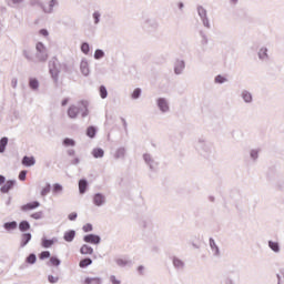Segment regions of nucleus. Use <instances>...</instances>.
<instances>
[{
  "label": "nucleus",
  "mask_w": 284,
  "mask_h": 284,
  "mask_svg": "<svg viewBox=\"0 0 284 284\" xmlns=\"http://www.w3.org/2000/svg\"><path fill=\"white\" fill-rule=\"evenodd\" d=\"M41 203L34 201V202H30L27 203L24 205L21 206V211L22 212H30V210H37V207H40Z\"/></svg>",
  "instance_id": "f257e3e1"
},
{
  "label": "nucleus",
  "mask_w": 284,
  "mask_h": 284,
  "mask_svg": "<svg viewBox=\"0 0 284 284\" xmlns=\"http://www.w3.org/2000/svg\"><path fill=\"white\" fill-rule=\"evenodd\" d=\"M84 242L92 243L93 245H99V243H101V237H99L98 235H94V234H89V235L84 236Z\"/></svg>",
  "instance_id": "f03ea898"
},
{
  "label": "nucleus",
  "mask_w": 284,
  "mask_h": 284,
  "mask_svg": "<svg viewBox=\"0 0 284 284\" xmlns=\"http://www.w3.org/2000/svg\"><path fill=\"white\" fill-rule=\"evenodd\" d=\"M12 187H14V181H7L4 185L1 186L0 192H2V194H8Z\"/></svg>",
  "instance_id": "7ed1b4c3"
},
{
  "label": "nucleus",
  "mask_w": 284,
  "mask_h": 284,
  "mask_svg": "<svg viewBox=\"0 0 284 284\" xmlns=\"http://www.w3.org/2000/svg\"><path fill=\"white\" fill-rule=\"evenodd\" d=\"M34 163H37V160H34V156H24L22 159V165H24V168H32Z\"/></svg>",
  "instance_id": "20e7f679"
},
{
  "label": "nucleus",
  "mask_w": 284,
  "mask_h": 284,
  "mask_svg": "<svg viewBox=\"0 0 284 284\" xmlns=\"http://www.w3.org/2000/svg\"><path fill=\"white\" fill-rule=\"evenodd\" d=\"M94 205H103L105 203V196H103L101 193H98L93 197Z\"/></svg>",
  "instance_id": "39448f33"
},
{
  "label": "nucleus",
  "mask_w": 284,
  "mask_h": 284,
  "mask_svg": "<svg viewBox=\"0 0 284 284\" xmlns=\"http://www.w3.org/2000/svg\"><path fill=\"white\" fill-rule=\"evenodd\" d=\"M68 115L70 116V119H77V116L79 115V108H77L75 105H71L68 110Z\"/></svg>",
  "instance_id": "423d86ee"
},
{
  "label": "nucleus",
  "mask_w": 284,
  "mask_h": 284,
  "mask_svg": "<svg viewBox=\"0 0 284 284\" xmlns=\"http://www.w3.org/2000/svg\"><path fill=\"white\" fill-rule=\"evenodd\" d=\"M50 74L54 81H59V68L54 63L50 67Z\"/></svg>",
  "instance_id": "0eeeda50"
},
{
  "label": "nucleus",
  "mask_w": 284,
  "mask_h": 284,
  "mask_svg": "<svg viewBox=\"0 0 284 284\" xmlns=\"http://www.w3.org/2000/svg\"><path fill=\"white\" fill-rule=\"evenodd\" d=\"M74 236H77V232H74V231L65 232L64 241H67V243H72V241H74Z\"/></svg>",
  "instance_id": "6e6552de"
},
{
  "label": "nucleus",
  "mask_w": 284,
  "mask_h": 284,
  "mask_svg": "<svg viewBox=\"0 0 284 284\" xmlns=\"http://www.w3.org/2000/svg\"><path fill=\"white\" fill-rule=\"evenodd\" d=\"M158 105H159L160 110H162V112H168V110L170 109L168 106V102L165 101V99H159Z\"/></svg>",
  "instance_id": "1a4fd4ad"
},
{
  "label": "nucleus",
  "mask_w": 284,
  "mask_h": 284,
  "mask_svg": "<svg viewBox=\"0 0 284 284\" xmlns=\"http://www.w3.org/2000/svg\"><path fill=\"white\" fill-rule=\"evenodd\" d=\"M93 252H94V250L91 246H89L88 244L82 245L80 248V253L84 254V255L93 254Z\"/></svg>",
  "instance_id": "9d476101"
},
{
  "label": "nucleus",
  "mask_w": 284,
  "mask_h": 284,
  "mask_svg": "<svg viewBox=\"0 0 284 284\" xmlns=\"http://www.w3.org/2000/svg\"><path fill=\"white\" fill-rule=\"evenodd\" d=\"M85 190H88V181L80 180L79 181V192H80V194H85Z\"/></svg>",
  "instance_id": "9b49d317"
},
{
  "label": "nucleus",
  "mask_w": 284,
  "mask_h": 284,
  "mask_svg": "<svg viewBox=\"0 0 284 284\" xmlns=\"http://www.w3.org/2000/svg\"><path fill=\"white\" fill-rule=\"evenodd\" d=\"M31 239H32V234L30 233L22 234L21 246L26 247L27 243H30Z\"/></svg>",
  "instance_id": "f8f14e48"
},
{
  "label": "nucleus",
  "mask_w": 284,
  "mask_h": 284,
  "mask_svg": "<svg viewBox=\"0 0 284 284\" xmlns=\"http://www.w3.org/2000/svg\"><path fill=\"white\" fill-rule=\"evenodd\" d=\"M48 58H49L48 51H43V52L37 53V59L41 63H45V61H48Z\"/></svg>",
  "instance_id": "ddd939ff"
},
{
  "label": "nucleus",
  "mask_w": 284,
  "mask_h": 284,
  "mask_svg": "<svg viewBox=\"0 0 284 284\" xmlns=\"http://www.w3.org/2000/svg\"><path fill=\"white\" fill-rule=\"evenodd\" d=\"M104 154L105 152L103 151V149H93L92 151V155L94 156V159H103Z\"/></svg>",
  "instance_id": "4468645a"
},
{
  "label": "nucleus",
  "mask_w": 284,
  "mask_h": 284,
  "mask_svg": "<svg viewBox=\"0 0 284 284\" xmlns=\"http://www.w3.org/2000/svg\"><path fill=\"white\" fill-rule=\"evenodd\" d=\"M41 245L44 248L52 247L54 245V240L42 239Z\"/></svg>",
  "instance_id": "2eb2a0df"
},
{
  "label": "nucleus",
  "mask_w": 284,
  "mask_h": 284,
  "mask_svg": "<svg viewBox=\"0 0 284 284\" xmlns=\"http://www.w3.org/2000/svg\"><path fill=\"white\" fill-rule=\"evenodd\" d=\"M84 284H101V278L99 277H87Z\"/></svg>",
  "instance_id": "dca6fc26"
},
{
  "label": "nucleus",
  "mask_w": 284,
  "mask_h": 284,
  "mask_svg": "<svg viewBox=\"0 0 284 284\" xmlns=\"http://www.w3.org/2000/svg\"><path fill=\"white\" fill-rule=\"evenodd\" d=\"M63 145H65V148H74L77 145V142H74V140L70 138H65L63 140Z\"/></svg>",
  "instance_id": "f3484780"
},
{
  "label": "nucleus",
  "mask_w": 284,
  "mask_h": 284,
  "mask_svg": "<svg viewBox=\"0 0 284 284\" xmlns=\"http://www.w3.org/2000/svg\"><path fill=\"white\" fill-rule=\"evenodd\" d=\"M19 230L20 232H28V230H30V223H28V221H22L19 224Z\"/></svg>",
  "instance_id": "a211bd4d"
},
{
  "label": "nucleus",
  "mask_w": 284,
  "mask_h": 284,
  "mask_svg": "<svg viewBox=\"0 0 284 284\" xmlns=\"http://www.w3.org/2000/svg\"><path fill=\"white\" fill-rule=\"evenodd\" d=\"M36 50L38 53L48 52V49L45 48V44L43 42H38L36 44Z\"/></svg>",
  "instance_id": "6ab92c4d"
},
{
  "label": "nucleus",
  "mask_w": 284,
  "mask_h": 284,
  "mask_svg": "<svg viewBox=\"0 0 284 284\" xmlns=\"http://www.w3.org/2000/svg\"><path fill=\"white\" fill-rule=\"evenodd\" d=\"M8 145V138H2L0 140V153L3 154L6 152V148Z\"/></svg>",
  "instance_id": "aec40b11"
},
{
  "label": "nucleus",
  "mask_w": 284,
  "mask_h": 284,
  "mask_svg": "<svg viewBox=\"0 0 284 284\" xmlns=\"http://www.w3.org/2000/svg\"><path fill=\"white\" fill-rule=\"evenodd\" d=\"M97 134V129H94V126H89L87 129V136H90V139H94Z\"/></svg>",
  "instance_id": "412c9836"
},
{
  "label": "nucleus",
  "mask_w": 284,
  "mask_h": 284,
  "mask_svg": "<svg viewBox=\"0 0 284 284\" xmlns=\"http://www.w3.org/2000/svg\"><path fill=\"white\" fill-rule=\"evenodd\" d=\"M80 267H88L89 265H92V261L90 258L81 260L79 263Z\"/></svg>",
  "instance_id": "4be33fe9"
},
{
  "label": "nucleus",
  "mask_w": 284,
  "mask_h": 284,
  "mask_svg": "<svg viewBox=\"0 0 284 284\" xmlns=\"http://www.w3.org/2000/svg\"><path fill=\"white\" fill-rule=\"evenodd\" d=\"M242 97H243V99H244V101H245L246 103H251V102H252V94H251L250 92L244 91V92L242 93Z\"/></svg>",
  "instance_id": "5701e85b"
},
{
  "label": "nucleus",
  "mask_w": 284,
  "mask_h": 284,
  "mask_svg": "<svg viewBox=\"0 0 284 284\" xmlns=\"http://www.w3.org/2000/svg\"><path fill=\"white\" fill-rule=\"evenodd\" d=\"M100 97H101V99H106L108 98V89H105L104 85L100 87Z\"/></svg>",
  "instance_id": "b1692460"
},
{
  "label": "nucleus",
  "mask_w": 284,
  "mask_h": 284,
  "mask_svg": "<svg viewBox=\"0 0 284 284\" xmlns=\"http://www.w3.org/2000/svg\"><path fill=\"white\" fill-rule=\"evenodd\" d=\"M60 192H63V186L59 183L53 184V193L59 194Z\"/></svg>",
  "instance_id": "393cba45"
},
{
  "label": "nucleus",
  "mask_w": 284,
  "mask_h": 284,
  "mask_svg": "<svg viewBox=\"0 0 284 284\" xmlns=\"http://www.w3.org/2000/svg\"><path fill=\"white\" fill-rule=\"evenodd\" d=\"M30 216H31V219H34L36 221H39V220L43 219V212L39 211V212H36V213L31 214Z\"/></svg>",
  "instance_id": "a878e982"
},
{
  "label": "nucleus",
  "mask_w": 284,
  "mask_h": 284,
  "mask_svg": "<svg viewBox=\"0 0 284 284\" xmlns=\"http://www.w3.org/2000/svg\"><path fill=\"white\" fill-rule=\"evenodd\" d=\"M29 85L32 90H37V88H39V81L37 79H31Z\"/></svg>",
  "instance_id": "bb28decb"
},
{
  "label": "nucleus",
  "mask_w": 284,
  "mask_h": 284,
  "mask_svg": "<svg viewBox=\"0 0 284 284\" xmlns=\"http://www.w3.org/2000/svg\"><path fill=\"white\" fill-rule=\"evenodd\" d=\"M27 263H30V265H34V263H37V255L30 254V255L27 257Z\"/></svg>",
  "instance_id": "cd10ccee"
},
{
  "label": "nucleus",
  "mask_w": 284,
  "mask_h": 284,
  "mask_svg": "<svg viewBox=\"0 0 284 284\" xmlns=\"http://www.w3.org/2000/svg\"><path fill=\"white\" fill-rule=\"evenodd\" d=\"M4 229L7 230H17V222H8L4 224Z\"/></svg>",
  "instance_id": "c85d7f7f"
},
{
  "label": "nucleus",
  "mask_w": 284,
  "mask_h": 284,
  "mask_svg": "<svg viewBox=\"0 0 284 284\" xmlns=\"http://www.w3.org/2000/svg\"><path fill=\"white\" fill-rule=\"evenodd\" d=\"M268 246L271 247V250H273V252H278V250H280L278 244L273 241L268 242Z\"/></svg>",
  "instance_id": "c756f323"
},
{
  "label": "nucleus",
  "mask_w": 284,
  "mask_h": 284,
  "mask_svg": "<svg viewBox=\"0 0 284 284\" xmlns=\"http://www.w3.org/2000/svg\"><path fill=\"white\" fill-rule=\"evenodd\" d=\"M51 265H54L55 267H59L61 265V261L54 256L50 257Z\"/></svg>",
  "instance_id": "7c9ffc66"
},
{
  "label": "nucleus",
  "mask_w": 284,
  "mask_h": 284,
  "mask_svg": "<svg viewBox=\"0 0 284 284\" xmlns=\"http://www.w3.org/2000/svg\"><path fill=\"white\" fill-rule=\"evenodd\" d=\"M81 70H82V73L88 77V74H90V69H88V63H82L81 64Z\"/></svg>",
  "instance_id": "2f4dec72"
},
{
  "label": "nucleus",
  "mask_w": 284,
  "mask_h": 284,
  "mask_svg": "<svg viewBox=\"0 0 284 284\" xmlns=\"http://www.w3.org/2000/svg\"><path fill=\"white\" fill-rule=\"evenodd\" d=\"M50 190H51V186L50 184H47L42 191H41V196H47V194H50Z\"/></svg>",
  "instance_id": "473e14b6"
},
{
  "label": "nucleus",
  "mask_w": 284,
  "mask_h": 284,
  "mask_svg": "<svg viewBox=\"0 0 284 284\" xmlns=\"http://www.w3.org/2000/svg\"><path fill=\"white\" fill-rule=\"evenodd\" d=\"M44 258H50V253H49V251H43V252L40 253L39 260H40V261H44Z\"/></svg>",
  "instance_id": "72a5a7b5"
},
{
  "label": "nucleus",
  "mask_w": 284,
  "mask_h": 284,
  "mask_svg": "<svg viewBox=\"0 0 284 284\" xmlns=\"http://www.w3.org/2000/svg\"><path fill=\"white\" fill-rule=\"evenodd\" d=\"M173 265L174 267L181 268L183 267V261L179 260V258H173Z\"/></svg>",
  "instance_id": "f704fd0d"
},
{
  "label": "nucleus",
  "mask_w": 284,
  "mask_h": 284,
  "mask_svg": "<svg viewBox=\"0 0 284 284\" xmlns=\"http://www.w3.org/2000/svg\"><path fill=\"white\" fill-rule=\"evenodd\" d=\"M104 52L102 50H95V53H94V59H103L104 57Z\"/></svg>",
  "instance_id": "c9c22d12"
},
{
  "label": "nucleus",
  "mask_w": 284,
  "mask_h": 284,
  "mask_svg": "<svg viewBox=\"0 0 284 284\" xmlns=\"http://www.w3.org/2000/svg\"><path fill=\"white\" fill-rule=\"evenodd\" d=\"M81 51H82L84 54H88V52H90V44L83 43V44L81 45Z\"/></svg>",
  "instance_id": "e433bc0d"
},
{
  "label": "nucleus",
  "mask_w": 284,
  "mask_h": 284,
  "mask_svg": "<svg viewBox=\"0 0 284 284\" xmlns=\"http://www.w3.org/2000/svg\"><path fill=\"white\" fill-rule=\"evenodd\" d=\"M260 59H265L267 57V50L265 48H262L258 52Z\"/></svg>",
  "instance_id": "4c0bfd02"
},
{
  "label": "nucleus",
  "mask_w": 284,
  "mask_h": 284,
  "mask_svg": "<svg viewBox=\"0 0 284 284\" xmlns=\"http://www.w3.org/2000/svg\"><path fill=\"white\" fill-rule=\"evenodd\" d=\"M141 97V89H135L132 93V99H139Z\"/></svg>",
  "instance_id": "58836bf2"
},
{
  "label": "nucleus",
  "mask_w": 284,
  "mask_h": 284,
  "mask_svg": "<svg viewBox=\"0 0 284 284\" xmlns=\"http://www.w3.org/2000/svg\"><path fill=\"white\" fill-rule=\"evenodd\" d=\"M225 78L223 75H217L215 78V83H225Z\"/></svg>",
  "instance_id": "ea45409f"
},
{
  "label": "nucleus",
  "mask_w": 284,
  "mask_h": 284,
  "mask_svg": "<svg viewBox=\"0 0 284 284\" xmlns=\"http://www.w3.org/2000/svg\"><path fill=\"white\" fill-rule=\"evenodd\" d=\"M27 174H28L27 171H21V172L19 173V180H20V181H26Z\"/></svg>",
  "instance_id": "a19ab883"
},
{
  "label": "nucleus",
  "mask_w": 284,
  "mask_h": 284,
  "mask_svg": "<svg viewBox=\"0 0 284 284\" xmlns=\"http://www.w3.org/2000/svg\"><path fill=\"white\" fill-rule=\"evenodd\" d=\"M48 281H49V283H58L59 277H54L53 275H49Z\"/></svg>",
  "instance_id": "79ce46f5"
},
{
  "label": "nucleus",
  "mask_w": 284,
  "mask_h": 284,
  "mask_svg": "<svg viewBox=\"0 0 284 284\" xmlns=\"http://www.w3.org/2000/svg\"><path fill=\"white\" fill-rule=\"evenodd\" d=\"M110 281H111L112 284H121V281L119 278H116V276H114V275H112L110 277Z\"/></svg>",
  "instance_id": "37998d69"
},
{
  "label": "nucleus",
  "mask_w": 284,
  "mask_h": 284,
  "mask_svg": "<svg viewBox=\"0 0 284 284\" xmlns=\"http://www.w3.org/2000/svg\"><path fill=\"white\" fill-rule=\"evenodd\" d=\"M83 232H92V224H85L83 227H82Z\"/></svg>",
  "instance_id": "c03bdc74"
},
{
  "label": "nucleus",
  "mask_w": 284,
  "mask_h": 284,
  "mask_svg": "<svg viewBox=\"0 0 284 284\" xmlns=\"http://www.w3.org/2000/svg\"><path fill=\"white\" fill-rule=\"evenodd\" d=\"M197 12H199L200 17H202V18L205 17V14H206L205 9H203V7H200L197 9Z\"/></svg>",
  "instance_id": "a18cd8bd"
},
{
  "label": "nucleus",
  "mask_w": 284,
  "mask_h": 284,
  "mask_svg": "<svg viewBox=\"0 0 284 284\" xmlns=\"http://www.w3.org/2000/svg\"><path fill=\"white\" fill-rule=\"evenodd\" d=\"M75 219H77V213L69 214V221H75Z\"/></svg>",
  "instance_id": "49530a36"
},
{
  "label": "nucleus",
  "mask_w": 284,
  "mask_h": 284,
  "mask_svg": "<svg viewBox=\"0 0 284 284\" xmlns=\"http://www.w3.org/2000/svg\"><path fill=\"white\" fill-rule=\"evenodd\" d=\"M40 32V34L42 36V37H48V30H45V29H42V30H40L39 31Z\"/></svg>",
  "instance_id": "de8ad7c7"
},
{
  "label": "nucleus",
  "mask_w": 284,
  "mask_h": 284,
  "mask_svg": "<svg viewBox=\"0 0 284 284\" xmlns=\"http://www.w3.org/2000/svg\"><path fill=\"white\" fill-rule=\"evenodd\" d=\"M99 17H100L99 12L93 13V18L95 19V23H99Z\"/></svg>",
  "instance_id": "09e8293b"
},
{
  "label": "nucleus",
  "mask_w": 284,
  "mask_h": 284,
  "mask_svg": "<svg viewBox=\"0 0 284 284\" xmlns=\"http://www.w3.org/2000/svg\"><path fill=\"white\" fill-rule=\"evenodd\" d=\"M11 3H13V6H17L19 3H23V0H11Z\"/></svg>",
  "instance_id": "8fccbe9b"
},
{
  "label": "nucleus",
  "mask_w": 284,
  "mask_h": 284,
  "mask_svg": "<svg viewBox=\"0 0 284 284\" xmlns=\"http://www.w3.org/2000/svg\"><path fill=\"white\" fill-rule=\"evenodd\" d=\"M6 183V178L3 175H0V185H3Z\"/></svg>",
  "instance_id": "3c124183"
},
{
  "label": "nucleus",
  "mask_w": 284,
  "mask_h": 284,
  "mask_svg": "<svg viewBox=\"0 0 284 284\" xmlns=\"http://www.w3.org/2000/svg\"><path fill=\"white\" fill-rule=\"evenodd\" d=\"M68 101H69L68 99H64V100L62 101L61 105H62V106L68 105Z\"/></svg>",
  "instance_id": "603ef678"
},
{
  "label": "nucleus",
  "mask_w": 284,
  "mask_h": 284,
  "mask_svg": "<svg viewBox=\"0 0 284 284\" xmlns=\"http://www.w3.org/2000/svg\"><path fill=\"white\" fill-rule=\"evenodd\" d=\"M251 156H253V159H256V158L258 156V153L252 152V153H251Z\"/></svg>",
  "instance_id": "864d4df0"
},
{
  "label": "nucleus",
  "mask_w": 284,
  "mask_h": 284,
  "mask_svg": "<svg viewBox=\"0 0 284 284\" xmlns=\"http://www.w3.org/2000/svg\"><path fill=\"white\" fill-rule=\"evenodd\" d=\"M118 154H122V156H123V154H125V151L120 150V151H118Z\"/></svg>",
  "instance_id": "5fc2aeb1"
},
{
  "label": "nucleus",
  "mask_w": 284,
  "mask_h": 284,
  "mask_svg": "<svg viewBox=\"0 0 284 284\" xmlns=\"http://www.w3.org/2000/svg\"><path fill=\"white\" fill-rule=\"evenodd\" d=\"M70 156H74V150L69 151Z\"/></svg>",
  "instance_id": "6e6d98bb"
},
{
  "label": "nucleus",
  "mask_w": 284,
  "mask_h": 284,
  "mask_svg": "<svg viewBox=\"0 0 284 284\" xmlns=\"http://www.w3.org/2000/svg\"><path fill=\"white\" fill-rule=\"evenodd\" d=\"M181 71H179V68H175V74H180Z\"/></svg>",
  "instance_id": "4d7b16f0"
},
{
  "label": "nucleus",
  "mask_w": 284,
  "mask_h": 284,
  "mask_svg": "<svg viewBox=\"0 0 284 284\" xmlns=\"http://www.w3.org/2000/svg\"><path fill=\"white\" fill-rule=\"evenodd\" d=\"M82 116H88V109H87L85 112L82 114Z\"/></svg>",
  "instance_id": "13d9d810"
},
{
  "label": "nucleus",
  "mask_w": 284,
  "mask_h": 284,
  "mask_svg": "<svg viewBox=\"0 0 284 284\" xmlns=\"http://www.w3.org/2000/svg\"><path fill=\"white\" fill-rule=\"evenodd\" d=\"M82 105H83L84 108H88V105H87L85 103H83V102H82Z\"/></svg>",
  "instance_id": "bf43d9fd"
},
{
  "label": "nucleus",
  "mask_w": 284,
  "mask_h": 284,
  "mask_svg": "<svg viewBox=\"0 0 284 284\" xmlns=\"http://www.w3.org/2000/svg\"><path fill=\"white\" fill-rule=\"evenodd\" d=\"M145 161H148V155H144Z\"/></svg>",
  "instance_id": "052dcab7"
},
{
  "label": "nucleus",
  "mask_w": 284,
  "mask_h": 284,
  "mask_svg": "<svg viewBox=\"0 0 284 284\" xmlns=\"http://www.w3.org/2000/svg\"><path fill=\"white\" fill-rule=\"evenodd\" d=\"M139 270H140V271H143V267L140 266Z\"/></svg>",
  "instance_id": "680f3d73"
},
{
  "label": "nucleus",
  "mask_w": 284,
  "mask_h": 284,
  "mask_svg": "<svg viewBox=\"0 0 284 284\" xmlns=\"http://www.w3.org/2000/svg\"><path fill=\"white\" fill-rule=\"evenodd\" d=\"M181 68H183V64H181Z\"/></svg>",
  "instance_id": "e2e57ef3"
},
{
  "label": "nucleus",
  "mask_w": 284,
  "mask_h": 284,
  "mask_svg": "<svg viewBox=\"0 0 284 284\" xmlns=\"http://www.w3.org/2000/svg\"><path fill=\"white\" fill-rule=\"evenodd\" d=\"M233 1H236V0H233Z\"/></svg>",
  "instance_id": "0e129e2a"
}]
</instances>
